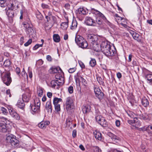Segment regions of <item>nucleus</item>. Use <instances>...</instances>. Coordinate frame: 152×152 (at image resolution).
Listing matches in <instances>:
<instances>
[{"mask_svg":"<svg viewBox=\"0 0 152 152\" xmlns=\"http://www.w3.org/2000/svg\"><path fill=\"white\" fill-rule=\"evenodd\" d=\"M79 63L80 66L82 68L84 69L85 68V66L83 62L80 61L79 62Z\"/></svg>","mask_w":152,"mask_h":152,"instance_id":"64","label":"nucleus"},{"mask_svg":"<svg viewBox=\"0 0 152 152\" xmlns=\"http://www.w3.org/2000/svg\"><path fill=\"white\" fill-rule=\"evenodd\" d=\"M145 78L148 80V82L150 84H152V74H150L146 75Z\"/></svg>","mask_w":152,"mask_h":152,"instance_id":"34","label":"nucleus"},{"mask_svg":"<svg viewBox=\"0 0 152 152\" xmlns=\"http://www.w3.org/2000/svg\"><path fill=\"white\" fill-rule=\"evenodd\" d=\"M1 110L2 113L4 114H7V110L4 107H1Z\"/></svg>","mask_w":152,"mask_h":152,"instance_id":"56","label":"nucleus"},{"mask_svg":"<svg viewBox=\"0 0 152 152\" xmlns=\"http://www.w3.org/2000/svg\"><path fill=\"white\" fill-rule=\"evenodd\" d=\"M89 64L91 67H94L96 64V62L94 58H91Z\"/></svg>","mask_w":152,"mask_h":152,"instance_id":"44","label":"nucleus"},{"mask_svg":"<svg viewBox=\"0 0 152 152\" xmlns=\"http://www.w3.org/2000/svg\"><path fill=\"white\" fill-rule=\"evenodd\" d=\"M69 92L70 94H72L73 92V88L72 86H70L68 88Z\"/></svg>","mask_w":152,"mask_h":152,"instance_id":"58","label":"nucleus"},{"mask_svg":"<svg viewBox=\"0 0 152 152\" xmlns=\"http://www.w3.org/2000/svg\"><path fill=\"white\" fill-rule=\"evenodd\" d=\"M100 38L97 35L90 34L88 36V39L91 49L96 52H99L100 49Z\"/></svg>","mask_w":152,"mask_h":152,"instance_id":"1","label":"nucleus"},{"mask_svg":"<svg viewBox=\"0 0 152 152\" xmlns=\"http://www.w3.org/2000/svg\"><path fill=\"white\" fill-rule=\"evenodd\" d=\"M6 98L7 99L10 98L12 96L10 93V89H8L6 91Z\"/></svg>","mask_w":152,"mask_h":152,"instance_id":"43","label":"nucleus"},{"mask_svg":"<svg viewBox=\"0 0 152 152\" xmlns=\"http://www.w3.org/2000/svg\"><path fill=\"white\" fill-rule=\"evenodd\" d=\"M10 114L12 117L14 118L16 120H19L20 119V117L19 115L15 110H14L10 113Z\"/></svg>","mask_w":152,"mask_h":152,"instance_id":"27","label":"nucleus"},{"mask_svg":"<svg viewBox=\"0 0 152 152\" xmlns=\"http://www.w3.org/2000/svg\"><path fill=\"white\" fill-rule=\"evenodd\" d=\"M93 134L95 138L99 140H101L102 139V134L96 130L93 132Z\"/></svg>","mask_w":152,"mask_h":152,"instance_id":"22","label":"nucleus"},{"mask_svg":"<svg viewBox=\"0 0 152 152\" xmlns=\"http://www.w3.org/2000/svg\"><path fill=\"white\" fill-rule=\"evenodd\" d=\"M140 121H136L134 120V124L132 125L133 126H134L136 128H138L140 126Z\"/></svg>","mask_w":152,"mask_h":152,"instance_id":"51","label":"nucleus"},{"mask_svg":"<svg viewBox=\"0 0 152 152\" xmlns=\"http://www.w3.org/2000/svg\"><path fill=\"white\" fill-rule=\"evenodd\" d=\"M56 80H58L61 78V77H62V76L59 73L57 74L55 76Z\"/></svg>","mask_w":152,"mask_h":152,"instance_id":"63","label":"nucleus"},{"mask_svg":"<svg viewBox=\"0 0 152 152\" xmlns=\"http://www.w3.org/2000/svg\"><path fill=\"white\" fill-rule=\"evenodd\" d=\"M32 40L31 39H29L28 41L25 43L24 44V45L25 46L27 47L29 45L31 44L32 43Z\"/></svg>","mask_w":152,"mask_h":152,"instance_id":"55","label":"nucleus"},{"mask_svg":"<svg viewBox=\"0 0 152 152\" xmlns=\"http://www.w3.org/2000/svg\"><path fill=\"white\" fill-rule=\"evenodd\" d=\"M41 6L43 9H47L48 10H49V6L45 4H42Z\"/></svg>","mask_w":152,"mask_h":152,"instance_id":"57","label":"nucleus"},{"mask_svg":"<svg viewBox=\"0 0 152 152\" xmlns=\"http://www.w3.org/2000/svg\"><path fill=\"white\" fill-rule=\"evenodd\" d=\"M27 93L23 94L22 96V101L24 102H28L31 96V91L29 89L26 90Z\"/></svg>","mask_w":152,"mask_h":152,"instance_id":"13","label":"nucleus"},{"mask_svg":"<svg viewBox=\"0 0 152 152\" xmlns=\"http://www.w3.org/2000/svg\"><path fill=\"white\" fill-rule=\"evenodd\" d=\"M107 50V53L104 54L107 56H111L114 55L116 53V52L115 48L112 46L110 47V48L109 49H108Z\"/></svg>","mask_w":152,"mask_h":152,"instance_id":"15","label":"nucleus"},{"mask_svg":"<svg viewBox=\"0 0 152 152\" xmlns=\"http://www.w3.org/2000/svg\"><path fill=\"white\" fill-rule=\"evenodd\" d=\"M92 149L94 152H102L101 149L98 146L93 147Z\"/></svg>","mask_w":152,"mask_h":152,"instance_id":"46","label":"nucleus"},{"mask_svg":"<svg viewBox=\"0 0 152 152\" xmlns=\"http://www.w3.org/2000/svg\"><path fill=\"white\" fill-rule=\"evenodd\" d=\"M145 130L148 133L152 134V124L148 125L146 128Z\"/></svg>","mask_w":152,"mask_h":152,"instance_id":"39","label":"nucleus"},{"mask_svg":"<svg viewBox=\"0 0 152 152\" xmlns=\"http://www.w3.org/2000/svg\"><path fill=\"white\" fill-rule=\"evenodd\" d=\"M51 86L52 88H55L56 86L58 87L59 85L56 80H53L51 82Z\"/></svg>","mask_w":152,"mask_h":152,"instance_id":"40","label":"nucleus"},{"mask_svg":"<svg viewBox=\"0 0 152 152\" xmlns=\"http://www.w3.org/2000/svg\"><path fill=\"white\" fill-rule=\"evenodd\" d=\"M62 100L61 98L55 97L53 100V104H60V102H62Z\"/></svg>","mask_w":152,"mask_h":152,"instance_id":"32","label":"nucleus"},{"mask_svg":"<svg viewBox=\"0 0 152 152\" xmlns=\"http://www.w3.org/2000/svg\"><path fill=\"white\" fill-rule=\"evenodd\" d=\"M107 134L113 141L116 142H117L118 141L120 140V138L119 137L111 132H109Z\"/></svg>","mask_w":152,"mask_h":152,"instance_id":"18","label":"nucleus"},{"mask_svg":"<svg viewBox=\"0 0 152 152\" xmlns=\"http://www.w3.org/2000/svg\"><path fill=\"white\" fill-rule=\"evenodd\" d=\"M94 90L96 96L99 99H102L103 97V93L100 88L96 86H94Z\"/></svg>","mask_w":152,"mask_h":152,"instance_id":"11","label":"nucleus"},{"mask_svg":"<svg viewBox=\"0 0 152 152\" xmlns=\"http://www.w3.org/2000/svg\"><path fill=\"white\" fill-rule=\"evenodd\" d=\"M45 109L48 113H52V107L50 99L47 102L45 105Z\"/></svg>","mask_w":152,"mask_h":152,"instance_id":"16","label":"nucleus"},{"mask_svg":"<svg viewBox=\"0 0 152 152\" xmlns=\"http://www.w3.org/2000/svg\"><path fill=\"white\" fill-rule=\"evenodd\" d=\"M134 14L135 17L137 18L138 20H140L142 14V11L140 7H138L137 8L135 11Z\"/></svg>","mask_w":152,"mask_h":152,"instance_id":"20","label":"nucleus"},{"mask_svg":"<svg viewBox=\"0 0 152 152\" xmlns=\"http://www.w3.org/2000/svg\"><path fill=\"white\" fill-rule=\"evenodd\" d=\"M106 20V18L105 17V19H102L100 16L98 15L96 16V20L95 21L96 23H97L98 24L100 25L102 23L103 20Z\"/></svg>","mask_w":152,"mask_h":152,"instance_id":"28","label":"nucleus"},{"mask_svg":"<svg viewBox=\"0 0 152 152\" xmlns=\"http://www.w3.org/2000/svg\"><path fill=\"white\" fill-rule=\"evenodd\" d=\"M10 114L12 117L14 118L16 120H19L20 119V117L19 115L15 110H14L10 113Z\"/></svg>","mask_w":152,"mask_h":152,"instance_id":"26","label":"nucleus"},{"mask_svg":"<svg viewBox=\"0 0 152 152\" xmlns=\"http://www.w3.org/2000/svg\"><path fill=\"white\" fill-rule=\"evenodd\" d=\"M77 23L75 20H73L72 24L71 26V29L73 30L75 29L77 26Z\"/></svg>","mask_w":152,"mask_h":152,"instance_id":"35","label":"nucleus"},{"mask_svg":"<svg viewBox=\"0 0 152 152\" xmlns=\"http://www.w3.org/2000/svg\"><path fill=\"white\" fill-rule=\"evenodd\" d=\"M42 47V44H36L35 45L33 48V50H35L37 49L38 48L40 47Z\"/></svg>","mask_w":152,"mask_h":152,"instance_id":"54","label":"nucleus"},{"mask_svg":"<svg viewBox=\"0 0 152 152\" xmlns=\"http://www.w3.org/2000/svg\"><path fill=\"white\" fill-rule=\"evenodd\" d=\"M56 80L59 86L62 85L64 83V78L63 77H61L60 79Z\"/></svg>","mask_w":152,"mask_h":152,"instance_id":"38","label":"nucleus"},{"mask_svg":"<svg viewBox=\"0 0 152 152\" xmlns=\"http://www.w3.org/2000/svg\"><path fill=\"white\" fill-rule=\"evenodd\" d=\"M97 122L103 126L106 127L107 126V122L104 118L101 115H97L96 117Z\"/></svg>","mask_w":152,"mask_h":152,"instance_id":"10","label":"nucleus"},{"mask_svg":"<svg viewBox=\"0 0 152 152\" xmlns=\"http://www.w3.org/2000/svg\"><path fill=\"white\" fill-rule=\"evenodd\" d=\"M78 12L80 14L85 15L87 12V11L83 8H80L78 9Z\"/></svg>","mask_w":152,"mask_h":152,"instance_id":"33","label":"nucleus"},{"mask_svg":"<svg viewBox=\"0 0 152 152\" xmlns=\"http://www.w3.org/2000/svg\"><path fill=\"white\" fill-rule=\"evenodd\" d=\"M45 15L51 16L52 15V12L50 10L49 11L48 10H46L45 11Z\"/></svg>","mask_w":152,"mask_h":152,"instance_id":"53","label":"nucleus"},{"mask_svg":"<svg viewBox=\"0 0 152 152\" xmlns=\"http://www.w3.org/2000/svg\"><path fill=\"white\" fill-rule=\"evenodd\" d=\"M115 20L117 22H118V21H117L118 20H125V19H124V18H122L120 16H118V15L117 14H116L115 15Z\"/></svg>","mask_w":152,"mask_h":152,"instance_id":"48","label":"nucleus"},{"mask_svg":"<svg viewBox=\"0 0 152 152\" xmlns=\"http://www.w3.org/2000/svg\"><path fill=\"white\" fill-rule=\"evenodd\" d=\"M127 113L130 117L134 118H136V116L137 115V114L131 111H127Z\"/></svg>","mask_w":152,"mask_h":152,"instance_id":"36","label":"nucleus"},{"mask_svg":"<svg viewBox=\"0 0 152 152\" xmlns=\"http://www.w3.org/2000/svg\"><path fill=\"white\" fill-rule=\"evenodd\" d=\"M91 10L93 14L96 15L97 16L98 15L99 16L103 19L105 18L104 16L99 11L95 10L94 8L91 9Z\"/></svg>","mask_w":152,"mask_h":152,"instance_id":"24","label":"nucleus"},{"mask_svg":"<svg viewBox=\"0 0 152 152\" xmlns=\"http://www.w3.org/2000/svg\"><path fill=\"white\" fill-rule=\"evenodd\" d=\"M55 110L57 112H58L60 111V104H54Z\"/></svg>","mask_w":152,"mask_h":152,"instance_id":"50","label":"nucleus"},{"mask_svg":"<svg viewBox=\"0 0 152 152\" xmlns=\"http://www.w3.org/2000/svg\"><path fill=\"white\" fill-rule=\"evenodd\" d=\"M72 120L71 118H68L66 120V126H69L71 124Z\"/></svg>","mask_w":152,"mask_h":152,"instance_id":"45","label":"nucleus"},{"mask_svg":"<svg viewBox=\"0 0 152 152\" xmlns=\"http://www.w3.org/2000/svg\"><path fill=\"white\" fill-rule=\"evenodd\" d=\"M7 140L10 142L11 145L13 147L18 146L19 144V141L15 138V137L12 135H10L7 136Z\"/></svg>","mask_w":152,"mask_h":152,"instance_id":"6","label":"nucleus"},{"mask_svg":"<svg viewBox=\"0 0 152 152\" xmlns=\"http://www.w3.org/2000/svg\"><path fill=\"white\" fill-rule=\"evenodd\" d=\"M73 101L71 97H68L66 99V108L68 112H70L73 107Z\"/></svg>","mask_w":152,"mask_h":152,"instance_id":"7","label":"nucleus"},{"mask_svg":"<svg viewBox=\"0 0 152 152\" xmlns=\"http://www.w3.org/2000/svg\"><path fill=\"white\" fill-rule=\"evenodd\" d=\"M51 69L52 70V72L53 73H57L58 72L59 73L62 72L61 69L59 67L52 68Z\"/></svg>","mask_w":152,"mask_h":152,"instance_id":"31","label":"nucleus"},{"mask_svg":"<svg viewBox=\"0 0 152 152\" xmlns=\"http://www.w3.org/2000/svg\"><path fill=\"white\" fill-rule=\"evenodd\" d=\"M141 102L142 105L145 107H146L149 105L148 100L145 97L142 98Z\"/></svg>","mask_w":152,"mask_h":152,"instance_id":"30","label":"nucleus"},{"mask_svg":"<svg viewBox=\"0 0 152 152\" xmlns=\"http://www.w3.org/2000/svg\"><path fill=\"white\" fill-rule=\"evenodd\" d=\"M2 80L5 84L7 86H9L12 82L10 73L9 72L5 73L2 78Z\"/></svg>","mask_w":152,"mask_h":152,"instance_id":"9","label":"nucleus"},{"mask_svg":"<svg viewBox=\"0 0 152 152\" xmlns=\"http://www.w3.org/2000/svg\"><path fill=\"white\" fill-rule=\"evenodd\" d=\"M75 78L77 85H80V83H81L84 86H86L87 82L86 80L80 76L79 74L77 73V75L75 76Z\"/></svg>","mask_w":152,"mask_h":152,"instance_id":"8","label":"nucleus"},{"mask_svg":"<svg viewBox=\"0 0 152 152\" xmlns=\"http://www.w3.org/2000/svg\"><path fill=\"white\" fill-rule=\"evenodd\" d=\"M97 80L99 83L100 85H103L104 84L103 80L102 79L101 77L100 76H97L96 77Z\"/></svg>","mask_w":152,"mask_h":152,"instance_id":"41","label":"nucleus"},{"mask_svg":"<svg viewBox=\"0 0 152 152\" xmlns=\"http://www.w3.org/2000/svg\"><path fill=\"white\" fill-rule=\"evenodd\" d=\"M23 24L25 28V30L26 33L29 35V36L35 34L34 30L32 28V25L27 22H24Z\"/></svg>","mask_w":152,"mask_h":152,"instance_id":"4","label":"nucleus"},{"mask_svg":"<svg viewBox=\"0 0 152 152\" xmlns=\"http://www.w3.org/2000/svg\"><path fill=\"white\" fill-rule=\"evenodd\" d=\"M85 22L87 25L93 26H96V23L95 21L90 17H86Z\"/></svg>","mask_w":152,"mask_h":152,"instance_id":"14","label":"nucleus"},{"mask_svg":"<svg viewBox=\"0 0 152 152\" xmlns=\"http://www.w3.org/2000/svg\"><path fill=\"white\" fill-rule=\"evenodd\" d=\"M65 18L67 21L62 23L61 25V28L64 30L66 29L68 26V19L67 17Z\"/></svg>","mask_w":152,"mask_h":152,"instance_id":"21","label":"nucleus"},{"mask_svg":"<svg viewBox=\"0 0 152 152\" xmlns=\"http://www.w3.org/2000/svg\"><path fill=\"white\" fill-rule=\"evenodd\" d=\"M111 46H107L106 48H104V49H101V50L102 52L104 54L105 53H107V51L110 48V47Z\"/></svg>","mask_w":152,"mask_h":152,"instance_id":"52","label":"nucleus"},{"mask_svg":"<svg viewBox=\"0 0 152 152\" xmlns=\"http://www.w3.org/2000/svg\"><path fill=\"white\" fill-rule=\"evenodd\" d=\"M75 41L77 45L82 48H86L88 46L87 42L82 37L79 35H76Z\"/></svg>","mask_w":152,"mask_h":152,"instance_id":"2","label":"nucleus"},{"mask_svg":"<svg viewBox=\"0 0 152 152\" xmlns=\"http://www.w3.org/2000/svg\"><path fill=\"white\" fill-rule=\"evenodd\" d=\"M17 107L20 109H23L24 108L25 104L24 102L21 100H18L17 104Z\"/></svg>","mask_w":152,"mask_h":152,"instance_id":"29","label":"nucleus"},{"mask_svg":"<svg viewBox=\"0 0 152 152\" xmlns=\"http://www.w3.org/2000/svg\"><path fill=\"white\" fill-rule=\"evenodd\" d=\"M4 65L6 66H9L10 65V61L9 59H8L6 60L4 62Z\"/></svg>","mask_w":152,"mask_h":152,"instance_id":"49","label":"nucleus"},{"mask_svg":"<svg viewBox=\"0 0 152 152\" xmlns=\"http://www.w3.org/2000/svg\"><path fill=\"white\" fill-rule=\"evenodd\" d=\"M21 75L24 77V80H27L28 79V75L26 73L24 68H23V71L22 72Z\"/></svg>","mask_w":152,"mask_h":152,"instance_id":"42","label":"nucleus"},{"mask_svg":"<svg viewBox=\"0 0 152 152\" xmlns=\"http://www.w3.org/2000/svg\"><path fill=\"white\" fill-rule=\"evenodd\" d=\"M76 70V68L73 67L69 69L68 70V72L70 73H72L74 72Z\"/></svg>","mask_w":152,"mask_h":152,"instance_id":"60","label":"nucleus"},{"mask_svg":"<svg viewBox=\"0 0 152 152\" xmlns=\"http://www.w3.org/2000/svg\"><path fill=\"white\" fill-rule=\"evenodd\" d=\"M6 1H0V6L1 7H4Z\"/></svg>","mask_w":152,"mask_h":152,"instance_id":"62","label":"nucleus"},{"mask_svg":"<svg viewBox=\"0 0 152 152\" xmlns=\"http://www.w3.org/2000/svg\"><path fill=\"white\" fill-rule=\"evenodd\" d=\"M37 93L39 96L41 97L43 94V90L42 88H39L37 91Z\"/></svg>","mask_w":152,"mask_h":152,"instance_id":"47","label":"nucleus"},{"mask_svg":"<svg viewBox=\"0 0 152 152\" xmlns=\"http://www.w3.org/2000/svg\"><path fill=\"white\" fill-rule=\"evenodd\" d=\"M50 124V122L48 121H42L38 124L39 127L42 129H45L46 127Z\"/></svg>","mask_w":152,"mask_h":152,"instance_id":"17","label":"nucleus"},{"mask_svg":"<svg viewBox=\"0 0 152 152\" xmlns=\"http://www.w3.org/2000/svg\"><path fill=\"white\" fill-rule=\"evenodd\" d=\"M7 108L9 111L10 113L13 111L14 110L13 108L10 105H9L8 106Z\"/></svg>","mask_w":152,"mask_h":152,"instance_id":"61","label":"nucleus"},{"mask_svg":"<svg viewBox=\"0 0 152 152\" xmlns=\"http://www.w3.org/2000/svg\"><path fill=\"white\" fill-rule=\"evenodd\" d=\"M110 42L107 41H103L101 44L100 45V48L101 49H104L107 46H110Z\"/></svg>","mask_w":152,"mask_h":152,"instance_id":"25","label":"nucleus"},{"mask_svg":"<svg viewBox=\"0 0 152 152\" xmlns=\"http://www.w3.org/2000/svg\"><path fill=\"white\" fill-rule=\"evenodd\" d=\"M0 119L3 121L0 122V131L2 132H7V129L6 126V124L4 121H6V119L5 118L2 117L0 118Z\"/></svg>","mask_w":152,"mask_h":152,"instance_id":"12","label":"nucleus"},{"mask_svg":"<svg viewBox=\"0 0 152 152\" xmlns=\"http://www.w3.org/2000/svg\"><path fill=\"white\" fill-rule=\"evenodd\" d=\"M130 33L134 39L137 40L138 42L140 41L141 37L139 34L134 31H132Z\"/></svg>","mask_w":152,"mask_h":152,"instance_id":"19","label":"nucleus"},{"mask_svg":"<svg viewBox=\"0 0 152 152\" xmlns=\"http://www.w3.org/2000/svg\"><path fill=\"white\" fill-rule=\"evenodd\" d=\"M91 109V107L90 105H86L83 107L82 110L84 113L86 114L90 111Z\"/></svg>","mask_w":152,"mask_h":152,"instance_id":"23","label":"nucleus"},{"mask_svg":"<svg viewBox=\"0 0 152 152\" xmlns=\"http://www.w3.org/2000/svg\"><path fill=\"white\" fill-rule=\"evenodd\" d=\"M40 103L39 99L34 100V103L33 105H31V109L32 111V113L34 114L38 113L39 110Z\"/></svg>","mask_w":152,"mask_h":152,"instance_id":"3","label":"nucleus"},{"mask_svg":"<svg viewBox=\"0 0 152 152\" xmlns=\"http://www.w3.org/2000/svg\"><path fill=\"white\" fill-rule=\"evenodd\" d=\"M43 63V61L42 59L39 60L36 63L39 66L41 65Z\"/></svg>","mask_w":152,"mask_h":152,"instance_id":"59","label":"nucleus"},{"mask_svg":"<svg viewBox=\"0 0 152 152\" xmlns=\"http://www.w3.org/2000/svg\"><path fill=\"white\" fill-rule=\"evenodd\" d=\"M54 41L56 42H58L60 40V37L58 34H54L53 35Z\"/></svg>","mask_w":152,"mask_h":152,"instance_id":"37","label":"nucleus"},{"mask_svg":"<svg viewBox=\"0 0 152 152\" xmlns=\"http://www.w3.org/2000/svg\"><path fill=\"white\" fill-rule=\"evenodd\" d=\"M19 3L16 0H10L8 4L9 9L15 11L18 8Z\"/></svg>","mask_w":152,"mask_h":152,"instance_id":"5","label":"nucleus"}]
</instances>
